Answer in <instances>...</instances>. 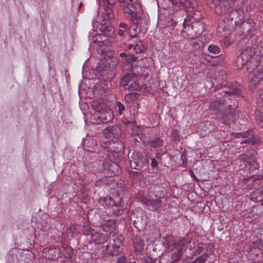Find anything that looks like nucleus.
Segmentation results:
<instances>
[{"instance_id": "nucleus-41", "label": "nucleus", "mask_w": 263, "mask_h": 263, "mask_svg": "<svg viewBox=\"0 0 263 263\" xmlns=\"http://www.w3.org/2000/svg\"><path fill=\"white\" fill-rule=\"evenodd\" d=\"M120 29L118 31V34L120 36H123L125 32L128 30V26L124 23H121L119 25Z\"/></svg>"}, {"instance_id": "nucleus-1", "label": "nucleus", "mask_w": 263, "mask_h": 263, "mask_svg": "<svg viewBox=\"0 0 263 263\" xmlns=\"http://www.w3.org/2000/svg\"><path fill=\"white\" fill-rule=\"evenodd\" d=\"M239 43L241 46V52L240 54L243 57L244 61H246V68L248 72L251 73L254 69V67H252L253 64H257L253 57L255 53L254 50L248 37L242 39Z\"/></svg>"}, {"instance_id": "nucleus-15", "label": "nucleus", "mask_w": 263, "mask_h": 263, "mask_svg": "<svg viewBox=\"0 0 263 263\" xmlns=\"http://www.w3.org/2000/svg\"><path fill=\"white\" fill-rule=\"evenodd\" d=\"M103 134L107 139L116 138L121 134V129L117 125H112L105 127L103 130Z\"/></svg>"}, {"instance_id": "nucleus-52", "label": "nucleus", "mask_w": 263, "mask_h": 263, "mask_svg": "<svg viewBox=\"0 0 263 263\" xmlns=\"http://www.w3.org/2000/svg\"><path fill=\"white\" fill-rule=\"evenodd\" d=\"M114 243L112 245V247L114 248V249H119L122 244L121 240L118 238H115L114 239Z\"/></svg>"}, {"instance_id": "nucleus-39", "label": "nucleus", "mask_w": 263, "mask_h": 263, "mask_svg": "<svg viewBox=\"0 0 263 263\" xmlns=\"http://www.w3.org/2000/svg\"><path fill=\"white\" fill-rule=\"evenodd\" d=\"M198 57L194 53H191L189 54L187 57V62L191 64H195L197 63Z\"/></svg>"}, {"instance_id": "nucleus-35", "label": "nucleus", "mask_w": 263, "mask_h": 263, "mask_svg": "<svg viewBox=\"0 0 263 263\" xmlns=\"http://www.w3.org/2000/svg\"><path fill=\"white\" fill-rule=\"evenodd\" d=\"M162 140L160 138H156L149 141V145L154 148H157L162 144Z\"/></svg>"}, {"instance_id": "nucleus-44", "label": "nucleus", "mask_w": 263, "mask_h": 263, "mask_svg": "<svg viewBox=\"0 0 263 263\" xmlns=\"http://www.w3.org/2000/svg\"><path fill=\"white\" fill-rule=\"evenodd\" d=\"M208 50L211 53L218 54L220 52V48L217 45L212 44L208 47Z\"/></svg>"}, {"instance_id": "nucleus-10", "label": "nucleus", "mask_w": 263, "mask_h": 263, "mask_svg": "<svg viewBox=\"0 0 263 263\" xmlns=\"http://www.w3.org/2000/svg\"><path fill=\"white\" fill-rule=\"evenodd\" d=\"M121 3L124 4L125 6L123 8V12L125 13H129L132 17L137 16V4L134 0H119Z\"/></svg>"}, {"instance_id": "nucleus-56", "label": "nucleus", "mask_w": 263, "mask_h": 263, "mask_svg": "<svg viewBox=\"0 0 263 263\" xmlns=\"http://www.w3.org/2000/svg\"><path fill=\"white\" fill-rule=\"evenodd\" d=\"M116 263H127L126 257L124 255L120 256L117 259Z\"/></svg>"}, {"instance_id": "nucleus-4", "label": "nucleus", "mask_w": 263, "mask_h": 263, "mask_svg": "<svg viewBox=\"0 0 263 263\" xmlns=\"http://www.w3.org/2000/svg\"><path fill=\"white\" fill-rule=\"evenodd\" d=\"M231 5L226 7V11L223 14H225L226 17L229 21H234L235 25H240L243 24L244 26L245 23L243 21L244 17V13L241 9H234L232 7Z\"/></svg>"}, {"instance_id": "nucleus-26", "label": "nucleus", "mask_w": 263, "mask_h": 263, "mask_svg": "<svg viewBox=\"0 0 263 263\" xmlns=\"http://www.w3.org/2000/svg\"><path fill=\"white\" fill-rule=\"evenodd\" d=\"M127 124L131 126L132 136H143L142 127L136 125V122L129 121Z\"/></svg>"}, {"instance_id": "nucleus-16", "label": "nucleus", "mask_w": 263, "mask_h": 263, "mask_svg": "<svg viewBox=\"0 0 263 263\" xmlns=\"http://www.w3.org/2000/svg\"><path fill=\"white\" fill-rule=\"evenodd\" d=\"M252 67H254V69H252V72L250 73L251 74L250 79L252 84L256 85L263 79V71L259 69L257 64H253Z\"/></svg>"}, {"instance_id": "nucleus-58", "label": "nucleus", "mask_w": 263, "mask_h": 263, "mask_svg": "<svg viewBox=\"0 0 263 263\" xmlns=\"http://www.w3.org/2000/svg\"><path fill=\"white\" fill-rule=\"evenodd\" d=\"M204 250V248L201 246H198L197 249L195 250V251L194 252V255H197L199 254L203 250Z\"/></svg>"}, {"instance_id": "nucleus-12", "label": "nucleus", "mask_w": 263, "mask_h": 263, "mask_svg": "<svg viewBox=\"0 0 263 263\" xmlns=\"http://www.w3.org/2000/svg\"><path fill=\"white\" fill-rule=\"evenodd\" d=\"M109 35H106L105 33H102L101 34H96L95 35H89V40L92 39V41L96 44H97L98 46H108L110 44L108 39Z\"/></svg>"}, {"instance_id": "nucleus-63", "label": "nucleus", "mask_w": 263, "mask_h": 263, "mask_svg": "<svg viewBox=\"0 0 263 263\" xmlns=\"http://www.w3.org/2000/svg\"><path fill=\"white\" fill-rule=\"evenodd\" d=\"M261 196H262V194H260V198H259V199H257V197H255V198L254 200H256V201H261V200H262V197H261Z\"/></svg>"}, {"instance_id": "nucleus-60", "label": "nucleus", "mask_w": 263, "mask_h": 263, "mask_svg": "<svg viewBox=\"0 0 263 263\" xmlns=\"http://www.w3.org/2000/svg\"><path fill=\"white\" fill-rule=\"evenodd\" d=\"M102 229L104 231L106 232H108L111 231V229H110V228H108L106 225H104L102 226Z\"/></svg>"}, {"instance_id": "nucleus-8", "label": "nucleus", "mask_w": 263, "mask_h": 263, "mask_svg": "<svg viewBox=\"0 0 263 263\" xmlns=\"http://www.w3.org/2000/svg\"><path fill=\"white\" fill-rule=\"evenodd\" d=\"M63 255L59 247H47L43 251V256L48 259H55Z\"/></svg>"}, {"instance_id": "nucleus-45", "label": "nucleus", "mask_w": 263, "mask_h": 263, "mask_svg": "<svg viewBox=\"0 0 263 263\" xmlns=\"http://www.w3.org/2000/svg\"><path fill=\"white\" fill-rule=\"evenodd\" d=\"M255 120L257 121H263V113L259 109H255L254 113Z\"/></svg>"}, {"instance_id": "nucleus-42", "label": "nucleus", "mask_w": 263, "mask_h": 263, "mask_svg": "<svg viewBox=\"0 0 263 263\" xmlns=\"http://www.w3.org/2000/svg\"><path fill=\"white\" fill-rule=\"evenodd\" d=\"M209 256V254L207 253L202 254L200 256L197 257L195 260H194V262H197V263H204Z\"/></svg>"}, {"instance_id": "nucleus-30", "label": "nucleus", "mask_w": 263, "mask_h": 263, "mask_svg": "<svg viewBox=\"0 0 263 263\" xmlns=\"http://www.w3.org/2000/svg\"><path fill=\"white\" fill-rule=\"evenodd\" d=\"M137 217L135 220H134V224L136 227L138 226H144L146 224L145 220L142 218L143 213L141 212H138L137 214Z\"/></svg>"}, {"instance_id": "nucleus-27", "label": "nucleus", "mask_w": 263, "mask_h": 263, "mask_svg": "<svg viewBox=\"0 0 263 263\" xmlns=\"http://www.w3.org/2000/svg\"><path fill=\"white\" fill-rule=\"evenodd\" d=\"M184 251V248H179L171 253V262L173 263L178 261L181 258Z\"/></svg>"}, {"instance_id": "nucleus-5", "label": "nucleus", "mask_w": 263, "mask_h": 263, "mask_svg": "<svg viewBox=\"0 0 263 263\" xmlns=\"http://www.w3.org/2000/svg\"><path fill=\"white\" fill-rule=\"evenodd\" d=\"M120 85L124 89L130 91H139L141 88L136 77L132 73H126L122 76L120 79Z\"/></svg>"}, {"instance_id": "nucleus-47", "label": "nucleus", "mask_w": 263, "mask_h": 263, "mask_svg": "<svg viewBox=\"0 0 263 263\" xmlns=\"http://www.w3.org/2000/svg\"><path fill=\"white\" fill-rule=\"evenodd\" d=\"M256 157L253 156V155H250L248 157H247L246 158V160H245V163H246L247 165H249L253 163V162H257L256 160Z\"/></svg>"}, {"instance_id": "nucleus-51", "label": "nucleus", "mask_w": 263, "mask_h": 263, "mask_svg": "<svg viewBox=\"0 0 263 263\" xmlns=\"http://www.w3.org/2000/svg\"><path fill=\"white\" fill-rule=\"evenodd\" d=\"M193 17V16L192 15H187L186 17L184 20V22L183 23L184 28H185L186 26L190 25V22H191Z\"/></svg>"}, {"instance_id": "nucleus-53", "label": "nucleus", "mask_w": 263, "mask_h": 263, "mask_svg": "<svg viewBox=\"0 0 263 263\" xmlns=\"http://www.w3.org/2000/svg\"><path fill=\"white\" fill-rule=\"evenodd\" d=\"M100 47L97 49V53L101 55H103L104 58L106 54L107 48L105 47L102 48V46H99Z\"/></svg>"}, {"instance_id": "nucleus-11", "label": "nucleus", "mask_w": 263, "mask_h": 263, "mask_svg": "<svg viewBox=\"0 0 263 263\" xmlns=\"http://www.w3.org/2000/svg\"><path fill=\"white\" fill-rule=\"evenodd\" d=\"M214 5V10L216 13L222 15L226 11V7L233 3V0H212Z\"/></svg>"}, {"instance_id": "nucleus-64", "label": "nucleus", "mask_w": 263, "mask_h": 263, "mask_svg": "<svg viewBox=\"0 0 263 263\" xmlns=\"http://www.w3.org/2000/svg\"><path fill=\"white\" fill-rule=\"evenodd\" d=\"M259 193H260V192H257V191H256V192H253V195H252V198H253V199H254V198H255V197H254V196H255L256 195H257V194H259Z\"/></svg>"}, {"instance_id": "nucleus-49", "label": "nucleus", "mask_w": 263, "mask_h": 263, "mask_svg": "<svg viewBox=\"0 0 263 263\" xmlns=\"http://www.w3.org/2000/svg\"><path fill=\"white\" fill-rule=\"evenodd\" d=\"M142 136H132V141L136 145L137 143H141L142 141Z\"/></svg>"}, {"instance_id": "nucleus-6", "label": "nucleus", "mask_w": 263, "mask_h": 263, "mask_svg": "<svg viewBox=\"0 0 263 263\" xmlns=\"http://www.w3.org/2000/svg\"><path fill=\"white\" fill-rule=\"evenodd\" d=\"M239 118L236 112H233L228 110L227 111H218L216 113V118L223 124L229 125L232 121H235Z\"/></svg>"}, {"instance_id": "nucleus-31", "label": "nucleus", "mask_w": 263, "mask_h": 263, "mask_svg": "<svg viewBox=\"0 0 263 263\" xmlns=\"http://www.w3.org/2000/svg\"><path fill=\"white\" fill-rule=\"evenodd\" d=\"M121 202L122 201L121 199L118 202L115 201V204H113L111 207L110 209H111L114 214H118L120 213V211L122 210L123 205L121 204Z\"/></svg>"}, {"instance_id": "nucleus-55", "label": "nucleus", "mask_w": 263, "mask_h": 263, "mask_svg": "<svg viewBox=\"0 0 263 263\" xmlns=\"http://www.w3.org/2000/svg\"><path fill=\"white\" fill-rule=\"evenodd\" d=\"M134 243L136 245L137 247L139 248V249H141L143 247L144 245V241L141 240V239H136L134 241Z\"/></svg>"}, {"instance_id": "nucleus-25", "label": "nucleus", "mask_w": 263, "mask_h": 263, "mask_svg": "<svg viewBox=\"0 0 263 263\" xmlns=\"http://www.w3.org/2000/svg\"><path fill=\"white\" fill-rule=\"evenodd\" d=\"M92 240L96 242L97 243H103L107 241V235L105 234H101L99 232H94L92 236Z\"/></svg>"}, {"instance_id": "nucleus-61", "label": "nucleus", "mask_w": 263, "mask_h": 263, "mask_svg": "<svg viewBox=\"0 0 263 263\" xmlns=\"http://www.w3.org/2000/svg\"><path fill=\"white\" fill-rule=\"evenodd\" d=\"M128 55V54H127L126 52H121L120 54V55L121 58H124L125 57V60H126V56Z\"/></svg>"}, {"instance_id": "nucleus-28", "label": "nucleus", "mask_w": 263, "mask_h": 263, "mask_svg": "<svg viewBox=\"0 0 263 263\" xmlns=\"http://www.w3.org/2000/svg\"><path fill=\"white\" fill-rule=\"evenodd\" d=\"M163 239L164 241L162 242V245L166 249H170L171 247H173L176 244L173 236L167 235Z\"/></svg>"}, {"instance_id": "nucleus-62", "label": "nucleus", "mask_w": 263, "mask_h": 263, "mask_svg": "<svg viewBox=\"0 0 263 263\" xmlns=\"http://www.w3.org/2000/svg\"><path fill=\"white\" fill-rule=\"evenodd\" d=\"M159 193H157V194H155L156 197H158V196L160 197L161 195H163V191H159Z\"/></svg>"}, {"instance_id": "nucleus-17", "label": "nucleus", "mask_w": 263, "mask_h": 263, "mask_svg": "<svg viewBox=\"0 0 263 263\" xmlns=\"http://www.w3.org/2000/svg\"><path fill=\"white\" fill-rule=\"evenodd\" d=\"M236 135V137L238 138H247V139L240 141V144L247 143L251 145H253L257 141L256 139L255 138L253 137V134L252 133V132L250 131L237 133Z\"/></svg>"}, {"instance_id": "nucleus-32", "label": "nucleus", "mask_w": 263, "mask_h": 263, "mask_svg": "<svg viewBox=\"0 0 263 263\" xmlns=\"http://www.w3.org/2000/svg\"><path fill=\"white\" fill-rule=\"evenodd\" d=\"M235 98L236 97H233V100L228 106V109L231 111H233V112H236L235 109L238 106V102Z\"/></svg>"}, {"instance_id": "nucleus-59", "label": "nucleus", "mask_w": 263, "mask_h": 263, "mask_svg": "<svg viewBox=\"0 0 263 263\" xmlns=\"http://www.w3.org/2000/svg\"><path fill=\"white\" fill-rule=\"evenodd\" d=\"M40 223H41V227H42L41 229L43 231H46L47 230V229L48 228V223L47 221L45 220V221H44V222H41Z\"/></svg>"}, {"instance_id": "nucleus-7", "label": "nucleus", "mask_w": 263, "mask_h": 263, "mask_svg": "<svg viewBox=\"0 0 263 263\" xmlns=\"http://www.w3.org/2000/svg\"><path fill=\"white\" fill-rule=\"evenodd\" d=\"M103 165L104 170L106 172L108 176H117L122 172L121 167L118 164L111 160H106Z\"/></svg>"}, {"instance_id": "nucleus-54", "label": "nucleus", "mask_w": 263, "mask_h": 263, "mask_svg": "<svg viewBox=\"0 0 263 263\" xmlns=\"http://www.w3.org/2000/svg\"><path fill=\"white\" fill-rule=\"evenodd\" d=\"M117 105L119 108V114L121 115L123 114V111L125 109V106L121 102H118Z\"/></svg>"}, {"instance_id": "nucleus-9", "label": "nucleus", "mask_w": 263, "mask_h": 263, "mask_svg": "<svg viewBox=\"0 0 263 263\" xmlns=\"http://www.w3.org/2000/svg\"><path fill=\"white\" fill-rule=\"evenodd\" d=\"M173 5L178 7H183L187 11H191L195 10L198 7V3L197 0H181L178 3L173 1Z\"/></svg>"}, {"instance_id": "nucleus-57", "label": "nucleus", "mask_w": 263, "mask_h": 263, "mask_svg": "<svg viewBox=\"0 0 263 263\" xmlns=\"http://www.w3.org/2000/svg\"><path fill=\"white\" fill-rule=\"evenodd\" d=\"M151 166L153 169L158 168V163L157 161L155 158L151 159Z\"/></svg>"}, {"instance_id": "nucleus-38", "label": "nucleus", "mask_w": 263, "mask_h": 263, "mask_svg": "<svg viewBox=\"0 0 263 263\" xmlns=\"http://www.w3.org/2000/svg\"><path fill=\"white\" fill-rule=\"evenodd\" d=\"M192 239L190 238L182 237L178 241L176 244L177 246L180 247V248H183V247L187 243L191 242Z\"/></svg>"}, {"instance_id": "nucleus-14", "label": "nucleus", "mask_w": 263, "mask_h": 263, "mask_svg": "<svg viewBox=\"0 0 263 263\" xmlns=\"http://www.w3.org/2000/svg\"><path fill=\"white\" fill-rule=\"evenodd\" d=\"M98 29L106 35L111 36L114 32V28L111 24V21L103 18L97 25Z\"/></svg>"}, {"instance_id": "nucleus-34", "label": "nucleus", "mask_w": 263, "mask_h": 263, "mask_svg": "<svg viewBox=\"0 0 263 263\" xmlns=\"http://www.w3.org/2000/svg\"><path fill=\"white\" fill-rule=\"evenodd\" d=\"M63 251L64 252L65 257L66 258L70 259L72 257V249L67 246H62Z\"/></svg>"}, {"instance_id": "nucleus-29", "label": "nucleus", "mask_w": 263, "mask_h": 263, "mask_svg": "<svg viewBox=\"0 0 263 263\" xmlns=\"http://www.w3.org/2000/svg\"><path fill=\"white\" fill-rule=\"evenodd\" d=\"M146 50L147 46L142 41H138L134 46V50L136 53L145 52Z\"/></svg>"}, {"instance_id": "nucleus-37", "label": "nucleus", "mask_w": 263, "mask_h": 263, "mask_svg": "<svg viewBox=\"0 0 263 263\" xmlns=\"http://www.w3.org/2000/svg\"><path fill=\"white\" fill-rule=\"evenodd\" d=\"M171 140L175 142H178L180 141V134L177 129L173 130L170 134Z\"/></svg>"}, {"instance_id": "nucleus-18", "label": "nucleus", "mask_w": 263, "mask_h": 263, "mask_svg": "<svg viewBox=\"0 0 263 263\" xmlns=\"http://www.w3.org/2000/svg\"><path fill=\"white\" fill-rule=\"evenodd\" d=\"M226 90L222 91L225 94L228 95H239L240 93L241 90L239 85L237 83H228L226 87Z\"/></svg>"}, {"instance_id": "nucleus-50", "label": "nucleus", "mask_w": 263, "mask_h": 263, "mask_svg": "<svg viewBox=\"0 0 263 263\" xmlns=\"http://www.w3.org/2000/svg\"><path fill=\"white\" fill-rule=\"evenodd\" d=\"M117 0H103V6L115 7Z\"/></svg>"}, {"instance_id": "nucleus-40", "label": "nucleus", "mask_w": 263, "mask_h": 263, "mask_svg": "<svg viewBox=\"0 0 263 263\" xmlns=\"http://www.w3.org/2000/svg\"><path fill=\"white\" fill-rule=\"evenodd\" d=\"M137 26L134 25V27H135L133 29V30H129V36L131 37L132 39L137 38L138 36V35L136 33V29L138 27V26H139L140 28H141V22H140V21H138L137 22Z\"/></svg>"}, {"instance_id": "nucleus-33", "label": "nucleus", "mask_w": 263, "mask_h": 263, "mask_svg": "<svg viewBox=\"0 0 263 263\" xmlns=\"http://www.w3.org/2000/svg\"><path fill=\"white\" fill-rule=\"evenodd\" d=\"M100 203H102L103 204V203L108 208L110 209L113 204H115V201L112 200L110 197H105L104 198L100 199Z\"/></svg>"}, {"instance_id": "nucleus-3", "label": "nucleus", "mask_w": 263, "mask_h": 263, "mask_svg": "<svg viewBox=\"0 0 263 263\" xmlns=\"http://www.w3.org/2000/svg\"><path fill=\"white\" fill-rule=\"evenodd\" d=\"M149 157L148 155L137 152L133 153L128 157L130 167L136 170H145L148 166Z\"/></svg>"}, {"instance_id": "nucleus-20", "label": "nucleus", "mask_w": 263, "mask_h": 263, "mask_svg": "<svg viewBox=\"0 0 263 263\" xmlns=\"http://www.w3.org/2000/svg\"><path fill=\"white\" fill-rule=\"evenodd\" d=\"M115 7L103 6V10L102 12L103 18L111 21L115 18Z\"/></svg>"}, {"instance_id": "nucleus-48", "label": "nucleus", "mask_w": 263, "mask_h": 263, "mask_svg": "<svg viewBox=\"0 0 263 263\" xmlns=\"http://www.w3.org/2000/svg\"><path fill=\"white\" fill-rule=\"evenodd\" d=\"M83 233L85 235H90L92 237V236L93 234L95 231L94 230L91 229L89 227H84L83 229Z\"/></svg>"}, {"instance_id": "nucleus-43", "label": "nucleus", "mask_w": 263, "mask_h": 263, "mask_svg": "<svg viewBox=\"0 0 263 263\" xmlns=\"http://www.w3.org/2000/svg\"><path fill=\"white\" fill-rule=\"evenodd\" d=\"M137 171H131L129 172L130 177L132 179H136L140 177L142 174L143 171L142 170H137Z\"/></svg>"}, {"instance_id": "nucleus-46", "label": "nucleus", "mask_w": 263, "mask_h": 263, "mask_svg": "<svg viewBox=\"0 0 263 263\" xmlns=\"http://www.w3.org/2000/svg\"><path fill=\"white\" fill-rule=\"evenodd\" d=\"M138 58L139 57L136 56L134 53H128L126 56V61L127 63H130L133 62H135L138 60Z\"/></svg>"}, {"instance_id": "nucleus-24", "label": "nucleus", "mask_w": 263, "mask_h": 263, "mask_svg": "<svg viewBox=\"0 0 263 263\" xmlns=\"http://www.w3.org/2000/svg\"><path fill=\"white\" fill-rule=\"evenodd\" d=\"M249 166L250 173L252 176H256V180H260L263 178V174L258 175L257 171L258 170L259 165L257 162H253V163L248 165Z\"/></svg>"}, {"instance_id": "nucleus-2", "label": "nucleus", "mask_w": 263, "mask_h": 263, "mask_svg": "<svg viewBox=\"0 0 263 263\" xmlns=\"http://www.w3.org/2000/svg\"><path fill=\"white\" fill-rule=\"evenodd\" d=\"M101 72L104 82L95 84L92 88L93 93L96 97L105 95L110 86V81L112 80L115 76V73L109 69H104Z\"/></svg>"}, {"instance_id": "nucleus-36", "label": "nucleus", "mask_w": 263, "mask_h": 263, "mask_svg": "<svg viewBox=\"0 0 263 263\" xmlns=\"http://www.w3.org/2000/svg\"><path fill=\"white\" fill-rule=\"evenodd\" d=\"M235 63L238 68H241L244 66H246V61H244L240 54L236 58Z\"/></svg>"}, {"instance_id": "nucleus-19", "label": "nucleus", "mask_w": 263, "mask_h": 263, "mask_svg": "<svg viewBox=\"0 0 263 263\" xmlns=\"http://www.w3.org/2000/svg\"><path fill=\"white\" fill-rule=\"evenodd\" d=\"M99 120L104 123H107L110 122L114 117L113 112L111 109L107 107L106 109H105L102 112H101L100 115L98 116Z\"/></svg>"}, {"instance_id": "nucleus-23", "label": "nucleus", "mask_w": 263, "mask_h": 263, "mask_svg": "<svg viewBox=\"0 0 263 263\" xmlns=\"http://www.w3.org/2000/svg\"><path fill=\"white\" fill-rule=\"evenodd\" d=\"M226 97H224V99L221 100H216L211 102L209 104V109L211 110H216L221 109L226 105Z\"/></svg>"}, {"instance_id": "nucleus-22", "label": "nucleus", "mask_w": 263, "mask_h": 263, "mask_svg": "<svg viewBox=\"0 0 263 263\" xmlns=\"http://www.w3.org/2000/svg\"><path fill=\"white\" fill-rule=\"evenodd\" d=\"M227 77L226 72L224 71H220L216 78V80L218 83L216 87H218V89H219V88L226 87L228 83L227 82Z\"/></svg>"}, {"instance_id": "nucleus-13", "label": "nucleus", "mask_w": 263, "mask_h": 263, "mask_svg": "<svg viewBox=\"0 0 263 263\" xmlns=\"http://www.w3.org/2000/svg\"><path fill=\"white\" fill-rule=\"evenodd\" d=\"M140 200L143 204L148 206V209L151 211L158 210L162 203V201L160 199H149L146 197H142L140 198Z\"/></svg>"}, {"instance_id": "nucleus-21", "label": "nucleus", "mask_w": 263, "mask_h": 263, "mask_svg": "<svg viewBox=\"0 0 263 263\" xmlns=\"http://www.w3.org/2000/svg\"><path fill=\"white\" fill-rule=\"evenodd\" d=\"M91 106L93 109L99 114L108 107L107 104L102 100H95L92 101Z\"/></svg>"}]
</instances>
